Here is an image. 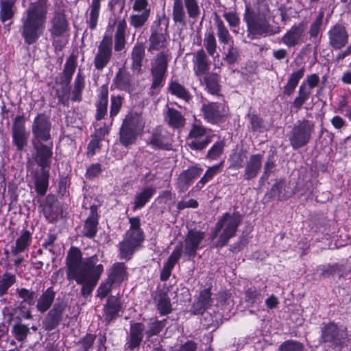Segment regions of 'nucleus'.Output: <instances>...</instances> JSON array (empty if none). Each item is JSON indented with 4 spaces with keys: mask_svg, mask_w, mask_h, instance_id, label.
<instances>
[{
    "mask_svg": "<svg viewBox=\"0 0 351 351\" xmlns=\"http://www.w3.org/2000/svg\"><path fill=\"white\" fill-rule=\"evenodd\" d=\"M96 254L82 258L80 250L72 247L66 257V276L69 280H75L82 286L80 293L84 297L90 295L96 287L102 273L104 266L97 264Z\"/></svg>",
    "mask_w": 351,
    "mask_h": 351,
    "instance_id": "nucleus-1",
    "label": "nucleus"
},
{
    "mask_svg": "<svg viewBox=\"0 0 351 351\" xmlns=\"http://www.w3.org/2000/svg\"><path fill=\"white\" fill-rule=\"evenodd\" d=\"M48 13L47 0L32 2L23 12L21 19V32L25 44L33 45L43 36L46 27Z\"/></svg>",
    "mask_w": 351,
    "mask_h": 351,
    "instance_id": "nucleus-2",
    "label": "nucleus"
},
{
    "mask_svg": "<svg viewBox=\"0 0 351 351\" xmlns=\"http://www.w3.org/2000/svg\"><path fill=\"white\" fill-rule=\"evenodd\" d=\"M241 221L242 217L237 212L223 214L217 222L210 236L212 241L218 238L214 243L215 246L221 247L227 245L229 240L236 235Z\"/></svg>",
    "mask_w": 351,
    "mask_h": 351,
    "instance_id": "nucleus-3",
    "label": "nucleus"
},
{
    "mask_svg": "<svg viewBox=\"0 0 351 351\" xmlns=\"http://www.w3.org/2000/svg\"><path fill=\"white\" fill-rule=\"evenodd\" d=\"M130 227L126 232L123 241L120 243L121 258L130 259L135 250L143 241V232L141 229V220L138 217L129 219Z\"/></svg>",
    "mask_w": 351,
    "mask_h": 351,
    "instance_id": "nucleus-4",
    "label": "nucleus"
},
{
    "mask_svg": "<svg viewBox=\"0 0 351 351\" xmlns=\"http://www.w3.org/2000/svg\"><path fill=\"white\" fill-rule=\"evenodd\" d=\"M145 121L141 114L129 113L124 119L120 130V141L128 146L134 143L136 137L143 130Z\"/></svg>",
    "mask_w": 351,
    "mask_h": 351,
    "instance_id": "nucleus-5",
    "label": "nucleus"
},
{
    "mask_svg": "<svg viewBox=\"0 0 351 351\" xmlns=\"http://www.w3.org/2000/svg\"><path fill=\"white\" fill-rule=\"evenodd\" d=\"M201 13L198 0H173L172 16L176 23L185 25L186 14L189 17L197 20Z\"/></svg>",
    "mask_w": 351,
    "mask_h": 351,
    "instance_id": "nucleus-6",
    "label": "nucleus"
},
{
    "mask_svg": "<svg viewBox=\"0 0 351 351\" xmlns=\"http://www.w3.org/2000/svg\"><path fill=\"white\" fill-rule=\"evenodd\" d=\"M319 83V77L313 73L308 75L299 87L298 96L291 104V110L298 112L302 105L309 99L312 90Z\"/></svg>",
    "mask_w": 351,
    "mask_h": 351,
    "instance_id": "nucleus-7",
    "label": "nucleus"
},
{
    "mask_svg": "<svg viewBox=\"0 0 351 351\" xmlns=\"http://www.w3.org/2000/svg\"><path fill=\"white\" fill-rule=\"evenodd\" d=\"M169 55L164 51L160 52L151 62L152 77V88L162 87L165 83V76L168 66Z\"/></svg>",
    "mask_w": 351,
    "mask_h": 351,
    "instance_id": "nucleus-8",
    "label": "nucleus"
},
{
    "mask_svg": "<svg viewBox=\"0 0 351 351\" xmlns=\"http://www.w3.org/2000/svg\"><path fill=\"white\" fill-rule=\"evenodd\" d=\"M313 129L314 123L308 120H304L295 125L289 137L293 148L296 149L306 145Z\"/></svg>",
    "mask_w": 351,
    "mask_h": 351,
    "instance_id": "nucleus-9",
    "label": "nucleus"
},
{
    "mask_svg": "<svg viewBox=\"0 0 351 351\" xmlns=\"http://www.w3.org/2000/svg\"><path fill=\"white\" fill-rule=\"evenodd\" d=\"M201 112L206 121L212 124L223 122L228 117L229 108L225 104L217 102L204 104Z\"/></svg>",
    "mask_w": 351,
    "mask_h": 351,
    "instance_id": "nucleus-10",
    "label": "nucleus"
},
{
    "mask_svg": "<svg viewBox=\"0 0 351 351\" xmlns=\"http://www.w3.org/2000/svg\"><path fill=\"white\" fill-rule=\"evenodd\" d=\"M321 332V343H330L334 346H338L350 340L347 329L340 330L338 326L332 322L324 324Z\"/></svg>",
    "mask_w": 351,
    "mask_h": 351,
    "instance_id": "nucleus-11",
    "label": "nucleus"
},
{
    "mask_svg": "<svg viewBox=\"0 0 351 351\" xmlns=\"http://www.w3.org/2000/svg\"><path fill=\"white\" fill-rule=\"evenodd\" d=\"M213 136L201 125H193L187 137V145L191 149L200 151L211 142Z\"/></svg>",
    "mask_w": 351,
    "mask_h": 351,
    "instance_id": "nucleus-12",
    "label": "nucleus"
},
{
    "mask_svg": "<svg viewBox=\"0 0 351 351\" xmlns=\"http://www.w3.org/2000/svg\"><path fill=\"white\" fill-rule=\"evenodd\" d=\"M67 30L68 22L64 14L62 12H56L51 20L49 32L53 39V45L56 49L61 50L65 45V41L62 43L60 40V38L64 36Z\"/></svg>",
    "mask_w": 351,
    "mask_h": 351,
    "instance_id": "nucleus-13",
    "label": "nucleus"
},
{
    "mask_svg": "<svg viewBox=\"0 0 351 351\" xmlns=\"http://www.w3.org/2000/svg\"><path fill=\"white\" fill-rule=\"evenodd\" d=\"M134 13L130 16V24L135 29L143 27L148 21L151 9L147 0H134L132 5Z\"/></svg>",
    "mask_w": 351,
    "mask_h": 351,
    "instance_id": "nucleus-14",
    "label": "nucleus"
},
{
    "mask_svg": "<svg viewBox=\"0 0 351 351\" xmlns=\"http://www.w3.org/2000/svg\"><path fill=\"white\" fill-rule=\"evenodd\" d=\"M112 55V40L110 35H105L98 46L94 59L95 66L103 69L110 61Z\"/></svg>",
    "mask_w": 351,
    "mask_h": 351,
    "instance_id": "nucleus-15",
    "label": "nucleus"
},
{
    "mask_svg": "<svg viewBox=\"0 0 351 351\" xmlns=\"http://www.w3.org/2000/svg\"><path fill=\"white\" fill-rule=\"evenodd\" d=\"M51 122L49 119L43 113L38 114L34 119L32 131L35 139L40 143L51 138Z\"/></svg>",
    "mask_w": 351,
    "mask_h": 351,
    "instance_id": "nucleus-16",
    "label": "nucleus"
},
{
    "mask_svg": "<svg viewBox=\"0 0 351 351\" xmlns=\"http://www.w3.org/2000/svg\"><path fill=\"white\" fill-rule=\"evenodd\" d=\"M328 45L335 50L344 47L348 43L349 34L346 27L340 23L333 25L328 32Z\"/></svg>",
    "mask_w": 351,
    "mask_h": 351,
    "instance_id": "nucleus-17",
    "label": "nucleus"
},
{
    "mask_svg": "<svg viewBox=\"0 0 351 351\" xmlns=\"http://www.w3.org/2000/svg\"><path fill=\"white\" fill-rule=\"evenodd\" d=\"M244 20L247 23L248 29L254 34H262L269 32V27L263 16H256L246 6Z\"/></svg>",
    "mask_w": 351,
    "mask_h": 351,
    "instance_id": "nucleus-18",
    "label": "nucleus"
},
{
    "mask_svg": "<svg viewBox=\"0 0 351 351\" xmlns=\"http://www.w3.org/2000/svg\"><path fill=\"white\" fill-rule=\"evenodd\" d=\"M12 138L18 149L21 150L27 144L28 134L25 131V121L23 116H17L12 128Z\"/></svg>",
    "mask_w": 351,
    "mask_h": 351,
    "instance_id": "nucleus-19",
    "label": "nucleus"
},
{
    "mask_svg": "<svg viewBox=\"0 0 351 351\" xmlns=\"http://www.w3.org/2000/svg\"><path fill=\"white\" fill-rule=\"evenodd\" d=\"M204 232L197 230L189 231L184 240V252L189 256H195L196 251L204 239Z\"/></svg>",
    "mask_w": 351,
    "mask_h": 351,
    "instance_id": "nucleus-20",
    "label": "nucleus"
},
{
    "mask_svg": "<svg viewBox=\"0 0 351 351\" xmlns=\"http://www.w3.org/2000/svg\"><path fill=\"white\" fill-rule=\"evenodd\" d=\"M202 171L203 169L197 166H192L182 171L177 180V186L180 191H185L194 180L201 175Z\"/></svg>",
    "mask_w": 351,
    "mask_h": 351,
    "instance_id": "nucleus-21",
    "label": "nucleus"
},
{
    "mask_svg": "<svg viewBox=\"0 0 351 351\" xmlns=\"http://www.w3.org/2000/svg\"><path fill=\"white\" fill-rule=\"evenodd\" d=\"M149 51L160 50L165 49L167 45V30L159 27L152 31L149 38Z\"/></svg>",
    "mask_w": 351,
    "mask_h": 351,
    "instance_id": "nucleus-22",
    "label": "nucleus"
},
{
    "mask_svg": "<svg viewBox=\"0 0 351 351\" xmlns=\"http://www.w3.org/2000/svg\"><path fill=\"white\" fill-rule=\"evenodd\" d=\"M145 55V46L142 43H136L131 53L132 70L134 73L140 74L142 71L143 61Z\"/></svg>",
    "mask_w": 351,
    "mask_h": 351,
    "instance_id": "nucleus-23",
    "label": "nucleus"
},
{
    "mask_svg": "<svg viewBox=\"0 0 351 351\" xmlns=\"http://www.w3.org/2000/svg\"><path fill=\"white\" fill-rule=\"evenodd\" d=\"M34 147L36 150L38 165L42 168L49 167L53 155V143H49L46 145L40 143L38 145H34Z\"/></svg>",
    "mask_w": 351,
    "mask_h": 351,
    "instance_id": "nucleus-24",
    "label": "nucleus"
},
{
    "mask_svg": "<svg viewBox=\"0 0 351 351\" xmlns=\"http://www.w3.org/2000/svg\"><path fill=\"white\" fill-rule=\"evenodd\" d=\"M193 71L197 76H201L209 69V62L203 49L198 50L193 59Z\"/></svg>",
    "mask_w": 351,
    "mask_h": 351,
    "instance_id": "nucleus-25",
    "label": "nucleus"
},
{
    "mask_svg": "<svg viewBox=\"0 0 351 351\" xmlns=\"http://www.w3.org/2000/svg\"><path fill=\"white\" fill-rule=\"evenodd\" d=\"M97 207L95 205L90 206V215L85 221L83 229V234L89 238L93 237L97 232Z\"/></svg>",
    "mask_w": 351,
    "mask_h": 351,
    "instance_id": "nucleus-26",
    "label": "nucleus"
},
{
    "mask_svg": "<svg viewBox=\"0 0 351 351\" xmlns=\"http://www.w3.org/2000/svg\"><path fill=\"white\" fill-rule=\"evenodd\" d=\"M126 267L123 263H116L110 269L108 279L115 285H119L127 279Z\"/></svg>",
    "mask_w": 351,
    "mask_h": 351,
    "instance_id": "nucleus-27",
    "label": "nucleus"
},
{
    "mask_svg": "<svg viewBox=\"0 0 351 351\" xmlns=\"http://www.w3.org/2000/svg\"><path fill=\"white\" fill-rule=\"evenodd\" d=\"M262 158L261 154H254L250 158L245 169L246 180H251L258 175L262 166Z\"/></svg>",
    "mask_w": 351,
    "mask_h": 351,
    "instance_id": "nucleus-28",
    "label": "nucleus"
},
{
    "mask_svg": "<svg viewBox=\"0 0 351 351\" xmlns=\"http://www.w3.org/2000/svg\"><path fill=\"white\" fill-rule=\"evenodd\" d=\"M144 330L145 326L141 323H136L131 326L130 338L128 343L130 350H133L139 346L143 340Z\"/></svg>",
    "mask_w": 351,
    "mask_h": 351,
    "instance_id": "nucleus-29",
    "label": "nucleus"
},
{
    "mask_svg": "<svg viewBox=\"0 0 351 351\" xmlns=\"http://www.w3.org/2000/svg\"><path fill=\"white\" fill-rule=\"evenodd\" d=\"M120 309V300L115 296L109 297L104 308L106 320L110 322L116 318Z\"/></svg>",
    "mask_w": 351,
    "mask_h": 351,
    "instance_id": "nucleus-30",
    "label": "nucleus"
},
{
    "mask_svg": "<svg viewBox=\"0 0 351 351\" xmlns=\"http://www.w3.org/2000/svg\"><path fill=\"white\" fill-rule=\"evenodd\" d=\"M126 29L127 23L125 20L119 21L114 34V50L116 51H121L125 48Z\"/></svg>",
    "mask_w": 351,
    "mask_h": 351,
    "instance_id": "nucleus-31",
    "label": "nucleus"
},
{
    "mask_svg": "<svg viewBox=\"0 0 351 351\" xmlns=\"http://www.w3.org/2000/svg\"><path fill=\"white\" fill-rule=\"evenodd\" d=\"M115 86L121 90L130 92L134 89V84L131 75L122 70H120L114 80Z\"/></svg>",
    "mask_w": 351,
    "mask_h": 351,
    "instance_id": "nucleus-32",
    "label": "nucleus"
},
{
    "mask_svg": "<svg viewBox=\"0 0 351 351\" xmlns=\"http://www.w3.org/2000/svg\"><path fill=\"white\" fill-rule=\"evenodd\" d=\"M85 87V77L80 70L75 78L71 93V99L74 102H80L82 99V91Z\"/></svg>",
    "mask_w": 351,
    "mask_h": 351,
    "instance_id": "nucleus-33",
    "label": "nucleus"
},
{
    "mask_svg": "<svg viewBox=\"0 0 351 351\" xmlns=\"http://www.w3.org/2000/svg\"><path fill=\"white\" fill-rule=\"evenodd\" d=\"M215 23L219 43L223 45L233 44L234 41L232 37L230 34L223 21L218 16L215 18Z\"/></svg>",
    "mask_w": 351,
    "mask_h": 351,
    "instance_id": "nucleus-34",
    "label": "nucleus"
},
{
    "mask_svg": "<svg viewBox=\"0 0 351 351\" xmlns=\"http://www.w3.org/2000/svg\"><path fill=\"white\" fill-rule=\"evenodd\" d=\"M150 143L154 147L167 149L170 146V137L160 129H156L152 132Z\"/></svg>",
    "mask_w": 351,
    "mask_h": 351,
    "instance_id": "nucleus-35",
    "label": "nucleus"
},
{
    "mask_svg": "<svg viewBox=\"0 0 351 351\" xmlns=\"http://www.w3.org/2000/svg\"><path fill=\"white\" fill-rule=\"evenodd\" d=\"M55 295L56 293L51 287L44 291L37 301L36 308L38 311L40 313L47 311L51 306Z\"/></svg>",
    "mask_w": 351,
    "mask_h": 351,
    "instance_id": "nucleus-36",
    "label": "nucleus"
},
{
    "mask_svg": "<svg viewBox=\"0 0 351 351\" xmlns=\"http://www.w3.org/2000/svg\"><path fill=\"white\" fill-rule=\"evenodd\" d=\"M32 236L29 231L25 230L21 236L16 239L15 246L11 248V253L13 255H17L28 249L31 243Z\"/></svg>",
    "mask_w": 351,
    "mask_h": 351,
    "instance_id": "nucleus-37",
    "label": "nucleus"
},
{
    "mask_svg": "<svg viewBox=\"0 0 351 351\" xmlns=\"http://www.w3.org/2000/svg\"><path fill=\"white\" fill-rule=\"evenodd\" d=\"M156 193V189L152 186H147L136 193L134 202V210L143 207Z\"/></svg>",
    "mask_w": 351,
    "mask_h": 351,
    "instance_id": "nucleus-38",
    "label": "nucleus"
},
{
    "mask_svg": "<svg viewBox=\"0 0 351 351\" xmlns=\"http://www.w3.org/2000/svg\"><path fill=\"white\" fill-rule=\"evenodd\" d=\"M165 118L168 124L174 128H181L185 123V119L182 114L173 108L167 109Z\"/></svg>",
    "mask_w": 351,
    "mask_h": 351,
    "instance_id": "nucleus-39",
    "label": "nucleus"
},
{
    "mask_svg": "<svg viewBox=\"0 0 351 351\" xmlns=\"http://www.w3.org/2000/svg\"><path fill=\"white\" fill-rule=\"evenodd\" d=\"M16 0H1L0 5V19L3 23L10 20L14 14V6Z\"/></svg>",
    "mask_w": 351,
    "mask_h": 351,
    "instance_id": "nucleus-40",
    "label": "nucleus"
},
{
    "mask_svg": "<svg viewBox=\"0 0 351 351\" xmlns=\"http://www.w3.org/2000/svg\"><path fill=\"white\" fill-rule=\"evenodd\" d=\"M108 102V90H107V89H102L100 93V95L99 97V100L97 104L96 119L97 120H101L106 114Z\"/></svg>",
    "mask_w": 351,
    "mask_h": 351,
    "instance_id": "nucleus-41",
    "label": "nucleus"
},
{
    "mask_svg": "<svg viewBox=\"0 0 351 351\" xmlns=\"http://www.w3.org/2000/svg\"><path fill=\"white\" fill-rule=\"evenodd\" d=\"M303 27L302 25L293 27L287 32V46L292 47L298 45L303 37Z\"/></svg>",
    "mask_w": 351,
    "mask_h": 351,
    "instance_id": "nucleus-42",
    "label": "nucleus"
},
{
    "mask_svg": "<svg viewBox=\"0 0 351 351\" xmlns=\"http://www.w3.org/2000/svg\"><path fill=\"white\" fill-rule=\"evenodd\" d=\"M158 310L161 315H167L171 311L170 299L166 293H159L156 298Z\"/></svg>",
    "mask_w": 351,
    "mask_h": 351,
    "instance_id": "nucleus-43",
    "label": "nucleus"
},
{
    "mask_svg": "<svg viewBox=\"0 0 351 351\" xmlns=\"http://www.w3.org/2000/svg\"><path fill=\"white\" fill-rule=\"evenodd\" d=\"M101 1V0H92L90 6L89 20L88 22L89 27L91 29H94L97 27Z\"/></svg>",
    "mask_w": 351,
    "mask_h": 351,
    "instance_id": "nucleus-44",
    "label": "nucleus"
},
{
    "mask_svg": "<svg viewBox=\"0 0 351 351\" xmlns=\"http://www.w3.org/2000/svg\"><path fill=\"white\" fill-rule=\"evenodd\" d=\"M222 165L223 162L209 167L203 177L197 182L196 187L202 188L206 182L221 171Z\"/></svg>",
    "mask_w": 351,
    "mask_h": 351,
    "instance_id": "nucleus-45",
    "label": "nucleus"
},
{
    "mask_svg": "<svg viewBox=\"0 0 351 351\" xmlns=\"http://www.w3.org/2000/svg\"><path fill=\"white\" fill-rule=\"evenodd\" d=\"M16 282V276L10 273H5L0 277V296L7 293L8 290Z\"/></svg>",
    "mask_w": 351,
    "mask_h": 351,
    "instance_id": "nucleus-46",
    "label": "nucleus"
},
{
    "mask_svg": "<svg viewBox=\"0 0 351 351\" xmlns=\"http://www.w3.org/2000/svg\"><path fill=\"white\" fill-rule=\"evenodd\" d=\"M12 333L16 340L23 341L29 333V328L21 322L16 323L12 326Z\"/></svg>",
    "mask_w": 351,
    "mask_h": 351,
    "instance_id": "nucleus-47",
    "label": "nucleus"
},
{
    "mask_svg": "<svg viewBox=\"0 0 351 351\" xmlns=\"http://www.w3.org/2000/svg\"><path fill=\"white\" fill-rule=\"evenodd\" d=\"M304 69L301 68L291 75L288 83L287 84V95H290L293 93L299 81L304 76Z\"/></svg>",
    "mask_w": 351,
    "mask_h": 351,
    "instance_id": "nucleus-48",
    "label": "nucleus"
},
{
    "mask_svg": "<svg viewBox=\"0 0 351 351\" xmlns=\"http://www.w3.org/2000/svg\"><path fill=\"white\" fill-rule=\"evenodd\" d=\"M170 92L177 96L178 97L182 99L185 101H189L191 98V95L186 88L178 82H171L169 85Z\"/></svg>",
    "mask_w": 351,
    "mask_h": 351,
    "instance_id": "nucleus-49",
    "label": "nucleus"
},
{
    "mask_svg": "<svg viewBox=\"0 0 351 351\" xmlns=\"http://www.w3.org/2000/svg\"><path fill=\"white\" fill-rule=\"evenodd\" d=\"M204 45L210 56L217 52V41L213 32H208L204 38Z\"/></svg>",
    "mask_w": 351,
    "mask_h": 351,
    "instance_id": "nucleus-50",
    "label": "nucleus"
},
{
    "mask_svg": "<svg viewBox=\"0 0 351 351\" xmlns=\"http://www.w3.org/2000/svg\"><path fill=\"white\" fill-rule=\"evenodd\" d=\"M19 298L28 305H34L35 303L36 293L34 291L25 288H18L16 290Z\"/></svg>",
    "mask_w": 351,
    "mask_h": 351,
    "instance_id": "nucleus-51",
    "label": "nucleus"
},
{
    "mask_svg": "<svg viewBox=\"0 0 351 351\" xmlns=\"http://www.w3.org/2000/svg\"><path fill=\"white\" fill-rule=\"evenodd\" d=\"M210 291L208 289H204L199 293L197 305L199 306V309L204 310L211 305L212 299L210 298Z\"/></svg>",
    "mask_w": 351,
    "mask_h": 351,
    "instance_id": "nucleus-52",
    "label": "nucleus"
},
{
    "mask_svg": "<svg viewBox=\"0 0 351 351\" xmlns=\"http://www.w3.org/2000/svg\"><path fill=\"white\" fill-rule=\"evenodd\" d=\"M206 88L211 94H217L219 91L218 77L216 75L210 74L204 78Z\"/></svg>",
    "mask_w": 351,
    "mask_h": 351,
    "instance_id": "nucleus-53",
    "label": "nucleus"
},
{
    "mask_svg": "<svg viewBox=\"0 0 351 351\" xmlns=\"http://www.w3.org/2000/svg\"><path fill=\"white\" fill-rule=\"evenodd\" d=\"M324 16V12H320L317 16L315 21L311 24L309 31L310 36L311 38L318 37L321 31V27L322 25Z\"/></svg>",
    "mask_w": 351,
    "mask_h": 351,
    "instance_id": "nucleus-54",
    "label": "nucleus"
},
{
    "mask_svg": "<svg viewBox=\"0 0 351 351\" xmlns=\"http://www.w3.org/2000/svg\"><path fill=\"white\" fill-rule=\"evenodd\" d=\"M223 147L224 143L223 141L215 143L208 150L206 158L211 160L217 159L223 153Z\"/></svg>",
    "mask_w": 351,
    "mask_h": 351,
    "instance_id": "nucleus-55",
    "label": "nucleus"
},
{
    "mask_svg": "<svg viewBox=\"0 0 351 351\" xmlns=\"http://www.w3.org/2000/svg\"><path fill=\"white\" fill-rule=\"evenodd\" d=\"M76 65L74 61L69 60L66 62L64 65V72H63V82L65 83L66 86H69L73 75L75 71Z\"/></svg>",
    "mask_w": 351,
    "mask_h": 351,
    "instance_id": "nucleus-56",
    "label": "nucleus"
},
{
    "mask_svg": "<svg viewBox=\"0 0 351 351\" xmlns=\"http://www.w3.org/2000/svg\"><path fill=\"white\" fill-rule=\"evenodd\" d=\"M48 187V176L43 173L36 179V190L41 195L46 193Z\"/></svg>",
    "mask_w": 351,
    "mask_h": 351,
    "instance_id": "nucleus-57",
    "label": "nucleus"
},
{
    "mask_svg": "<svg viewBox=\"0 0 351 351\" xmlns=\"http://www.w3.org/2000/svg\"><path fill=\"white\" fill-rule=\"evenodd\" d=\"M231 28H237L239 26L240 19L236 12H226L223 14Z\"/></svg>",
    "mask_w": 351,
    "mask_h": 351,
    "instance_id": "nucleus-58",
    "label": "nucleus"
},
{
    "mask_svg": "<svg viewBox=\"0 0 351 351\" xmlns=\"http://www.w3.org/2000/svg\"><path fill=\"white\" fill-rule=\"evenodd\" d=\"M56 95L60 103L64 106H67L70 99V91L69 86L65 84V86L62 87V89H58L56 90Z\"/></svg>",
    "mask_w": 351,
    "mask_h": 351,
    "instance_id": "nucleus-59",
    "label": "nucleus"
},
{
    "mask_svg": "<svg viewBox=\"0 0 351 351\" xmlns=\"http://www.w3.org/2000/svg\"><path fill=\"white\" fill-rule=\"evenodd\" d=\"M122 105V97L120 96H112L111 104H110V117H113L116 116Z\"/></svg>",
    "mask_w": 351,
    "mask_h": 351,
    "instance_id": "nucleus-60",
    "label": "nucleus"
},
{
    "mask_svg": "<svg viewBox=\"0 0 351 351\" xmlns=\"http://www.w3.org/2000/svg\"><path fill=\"white\" fill-rule=\"evenodd\" d=\"M164 324L160 321H154L149 323V328L145 331L146 335L149 338L153 335H158L162 329Z\"/></svg>",
    "mask_w": 351,
    "mask_h": 351,
    "instance_id": "nucleus-61",
    "label": "nucleus"
},
{
    "mask_svg": "<svg viewBox=\"0 0 351 351\" xmlns=\"http://www.w3.org/2000/svg\"><path fill=\"white\" fill-rule=\"evenodd\" d=\"M183 246L182 243L178 245L169 257L167 263L175 266L176 263L180 258L182 253Z\"/></svg>",
    "mask_w": 351,
    "mask_h": 351,
    "instance_id": "nucleus-62",
    "label": "nucleus"
},
{
    "mask_svg": "<svg viewBox=\"0 0 351 351\" xmlns=\"http://www.w3.org/2000/svg\"><path fill=\"white\" fill-rule=\"evenodd\" d=\"M183 246L182 243L178 245L169 257L167 263L175 266L176 263L180 258L182 253Z\"/></svg>",
    "mask_w": 351,
    "mask_h": 351,
    "instance_id": "nucleus-63",
    "label": "nucleus"
},
{
    "mask_svg": "<svg viewBox=\"0 0 351 351\" xmlns=\"http://www.w3.org/2000/svg\"><path fill=\"white\" fill-rule=\"evenodd\" d=\"M246 155L243 152H236L231 156L232 165L235 168H241L243 167Z\"/></svg>",
    "mask_w": 351,
    "mask_h": 351,
    "instance_id": "nucleus-64",
    "label": "nucleus"
}]
</instances>
